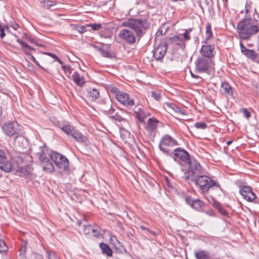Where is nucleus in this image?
I'll list each match as a JSON object with an SVG mask.
<instances>
[{
  "instance_id": "nucleus-1",
  "label": "nucleus",
  "mask_w": 259,
  "mask_h": 259,
  "mask_svg": "<svg viewBox=\"0 0 259 259\" xmlns=\"http://www.w3.org/2000/svg\"><path fill=\"white\" fill-rule=\"evenodd\" d=\"M195 183L203 195L208 194L210 192L214 196H220L222 192L219 183L206 176L199 175L196 178Z\"/></svg>"
},
{
  "instance_id": "nucleus-2",
  "label": "nucleus",
  "mask_w": 259,
  "mask_h": 259,
  "mask_svg": "<svg viewBox=\"0 0 259 259\" xmlns=\"http://www.w3.org/2000/svg\"><path fill=\"white\" fill-rule=\"evenodd\" d=\"M237 30L240 39L248 40L259 32V26L255 25L251 18H244L237 24Z\"/></svg>"
},
{
  "instance_id": "nucleus-3",
  "label": "nucleus",
  "mask_w": 259,
  "mask_h": 259,
  "mask_svg": "<svg viewBox=\"0 0 259 259\" xmlns=\"http://www.w3.org/2000/svg\"><path fill=\"white\" fill-rule=\"evenodd\" d=\"M123 25L134 30L138 40L144 35L146 30L150 26L148 21L142 19H131L124 22Z\"/></svg>"
},
{
  "instance_id": "nucleus-4",
  "label": "nucleus",
  "mask_w": 259,
  "mask_h": 259,
  "mask_svg": "<svg viewBox=\"0 0 259 259\" xmlns=\"http://www.w3.org/2000/svg\"><path fill=\"white\" fill-rule=\"evenodd\" d=\"M195 65L197 71L199 72H205L213 67L214 63L211 59L199 56L196 59Z\"/></svg>"
},
{
  "instance_id": "nucleus-5",
  "label": "nucleus",
  "mask_w": 259,
  "mask_h": 259,
  "mask_svg": "<svg viewBox=\"0 0 259 259\" xmlns=\"http://www.w3.org/2000/svg\"><path fill=\"white\" fill-rule=\"evenodd\" d=\"M178 145V142L168 135L163 136L160 141L159 148L163 153L170 155L169 148Z\"/></svg>"
},
{
  "instance_id": "nucleus-6",
  "label": "nucleus",
  "mask_w": 259,
  "mask_h": 259,
  "mask_svg": "<svg viewBox=\"0 0 259 259\" xmlns=\"http://www.w3.org/2000/svg\"><path fill=\"white\" fill-rule=\"evenodd\" d=\"M49 156L59 168L64 171L68 168L69 162L65 156L56 152H51Z\"/></svg>"
},
{
  "instance_id": "nucleus-7",
  "label": "nucleus",
  "mask_w": 259,
  "mask_h": 259,
  "mask_svg": "<svg viewBox=\"0 0 259 259\" xmlns=\"http://www.w3.org/2000/svg\"><path fill=\"white\" fill-rule=\"evenodd\" d=\"M0 169L6 172L12 171L13 169V165L7 156L6 152L0 149Z\"/></svg>"
},
{
  "instance_id": "nucleus-8",
  "label": "nucleus",
  "mask_w": 259,
  "mask_h": 259,
  "mask_svg": "<svg viewBox=\"0 0 259 259\" xmlns=\"http://www.w3.org/2000/svg\"><path fill=\"white\" fill-rule=\"evenodd\" d=\"M115 97L119 102L128 108L132 107L135 104L134 100L124 92H118Z\"/></svg>"
},
{
  "instance_id": "nucleus-9",
  "label": "nucleus",
  "mask_w": 259,
  "mask_h": 259,
  "mask_svg": "<svg viewBox=\"0 0 259 259\" xmlns=\"http://www.w3.org/2000/svg\"><path fill=\"white\" fill-rule=\"evenodd\" d=\"M240 194L244 199L248 202H252L254 200L255 203H259V200L256 199V195L252 191V189L249 186H243L239 191Z\"/></svg>"
},
{
  "instance_id": "nucleus-10",
  "label": "nucleus",
  "mask_w": 259,
  "mask_h": 259,
  "mask_svg": "<svg viewBox=\"0 0 259 259\" xmlns=\"http://www.w3.org/2000/svg\"><path fill=\"white\" fill-rule=\"evenodd\" d=\"M4 133L9 136H12L19 132V125L16 122H7L3 125Z\"/></svg>"
},
{
  "instance_id": "nucleus-11",
  "label": "nucleus",
  "mask_w": 259,
  "mask_h": 259,
  "mask_svg": "<svg viewBox=\"0 0 259 259\" xmlns=\"http://www.w3.org/2000/svg\"><path fill=\"white\" fill-rule=\"evenodd\" d=\"M39 159L40 161V165L44 171L47 172H52L54 171V166L53 164L45 154L40 153L39 154Z\"/></svg>"
},
{
  "instance_id": "nucleus-12",
  "label": "nucleus",
  "mask_w": 259,
  "mask_h": 259,
  "mask_svg": "<svg viewBox=\"0 0 259 259\" xmlns=\"http://www.w3.org/2000/svg\"><path fill=\"white\" fill-rule=\"evenodd\" d=\"M200 53V57L211 59L215 55L214 45H204L201 46Z\"/></svg>"
},
{
  "instance_id": "nucleus-13",
  "label": "nucleus",
  "mask_w": 259,
  "mask_h": 259,
  "mask_svg": "<svg viewBox=\"0 0 259 259\" xmlns=\"http://www.w3.org/2000/svg\"><path fill=\"white\" fill-rule=\"evenodd\" d=\"M119 36L129 44H134L136 40V37L134 32L128 29H124L121 30Z\"/></svg>"
},
{
  "instance_id": "nucleus-14",
  "label": "nucleus",
  "mask_w": 259,
  "mask_h": 259,
  "mask_svg": "<svg viewBox=\"0 0 259 259\" xmlns=\"http://www.w3.org/2000/svg\"><path fill=\"white\" fill-rule=\"evenodd\" d=\"M167 50V45L165 43H161L153 51V57L156 60H160L164 56Z\"/></svg>"
},
{
  "instance_id": "nucleus-15",
  "label": "nucleus",
  "mask_w": 259,
  "mask_h": 259,
  "mask_svg": "<svg viewBox=\"0 0 259 259\" xmlns=\"http://www.w3.org/2000/svg\"><path fill=\"white\" fill-rule=\"evenodd\" d=\"M185 201L193 208L200 212L202 211L205 205L204 202L199 199L193 200L191 197H187Z\"/></svg>"
},
{
  "instance_id": "nucleus-16",
  "label": "nucleus",
  "mask_w": 259,
  "mask_h": 259,
  "mask_svg": "<svg viewBox=\"0 0 259 259\" xmlns=\"http://www.w3.org/2000/svg\"><path fill=\"white\" fill-rule=\"evenodd\" d=\"M174 155L177 158L181 159L182 161L188 163L190 161L191 158L189 154L186 151L181 149L180 148L175 149L172 152Z\"/></svg>"
},
{
  "instance_id": "nucleus-17",
  "label": "nucleus",
  "mask_w": 259,
  "mask_h": 259,
  "mask_svg": "<svg viewBox=\"0 0 259 259\" xmlns=\"http://www.w3.org/2000/svg\"><path fill=\"white\" fill-rule=\"evenodd\" d=\"M164 108L171 114L174 113L185 115V111L182 110L180 107H178L174 103H165Z\"/></svg>"
},
{
  "instance_id": "nucleus-18",
  "label": "nucleus",
  "mask_w": 259,
  "mask_h": 259,
  "mask_svg": "<svg viewBox=\"0 0 259 259\" xmlns=\"http://www.w3.org/2000/svg\"><path fill=\"white\" fill-rule=\"evenodd\" d=\"M105 112H107L108 115L113 119L118 121H122L124 120V118L122 117L118 112H115V110L112 107L111 104L109 103L108 108L103 109Z\"/></svg>"
},
{
  "instance_id": "nucleus-19",
  "label": "nucleus",
  "mask_w": 259,
  "mask_h": 259,
  "mask_svg": "<svg viewBox=\"0 0 259 259\" xmlns=\"http://www.w3.org/2000/svg\"><path fill=\"white\" fill-rule=\"evenodd\" d=\"M158 121L153 118H149L146 126V131L151 136H154L157 131Z\"/></svg>"
},
{
  "instance_id": "nucleus-20",
  "label": "nucleus",
  "mask_w": 259,
  "mask_h": 259,
  "mask_svg": "<svg viewBox=\"0 0 259 259\" xmlns=\"http://www.w3.org/2000/svg\"><path fill=\"white\" fill-rule=\"evenodd\" d=\"M240 46L242 53L245 55L247 58L253 60H255L257 58V53L253 50L247 49L243 45L241 41L240 42Z\"/></svg>"
},
{
  "instance_id": "nucleus-21",
  "label": "nucleus",
  "mask_w": 259,
  "mask_h": 259,
  "mask_svg": "<svg viewBox=\"0 0 259 259\" xmlns=\"http://www.w3.org/2000/svg\"><path fill=\"white\" fill-rule=\"evenodd\" d=\"M188 164H189L191 170L194 171V174L198 173L201 174L202 173L203 168L201 165L195 159H190Z\"/></svg>"
},
{
  "instance_id": "nucleus-22",
  "label": "nucleus",
  "mask_w": 259,
  "mask_h": 259,
  "mask_svg": "<svg viewBox=\"0 0 259 259\" xmlns=\"http://www.w3.org/2000/svg\"><path fill=\"white\" fill-rule=\"evenodd\" d=\"M70 136L74 141L80 143H85L87 141V138L78 130H76L72 133Z\"/></svg>"
},
{
  "instance_id": "nucleus-23",
  "label": "nucleus",
  "mask_w": 259,
  "mask_h": 259,
  "mask_svg": "<svg viewBox=\"0 0 259 259\" xmlns=\"http://www.w3.org/2000/svg\"><path fill=\"white\" fill-rule=\"evenodd\" d=\"M72 77L73 81L76 85L79 87L83 86L85 83L84 78L78 72H74L72 75Z\"/></svg>"
},
{
  "instance_id": "nucleus-24",
  "label": "nucleus",
  "mask_w": 259,
  "mask_h": 259,
  "mask_svg": "<svg viewBox=\"0 0 259 259\" xmlns=\"http://www.w3.org/2000/svg\"><path fill=\"white\" fill-rule=\"evenodd\" d=\"M33 168L31 165H27L20 168V172L26 178H31L33 175Z\"/></svg>"
},
{
  "instance_id": "nucleus-25",
  "label": "nucleus",
  "mask_w": 259,
  "mask_h": 259,
  "mask_svg": "<svg viewBox=\"0 0 259 259\" xmlns=\"http://www.w3.org/2000/svg\"><path fill=\"white\" fill-rule=\"evenodd\" d=\"M221 92L227 96H231L233 94L232 89L230 84L227 82H223L221 84Z\"/></svg>"
},
{
  "instance_id": "nucleus-26",
  "label": "nucleus",
  "mask_w": 259,
  "mask_h": 259,
  "mask_svg": "<svg viewBox=\"0 0 259 259\" xmlns=\"http://www.w3.org/2000/svg\"><path fill=\"white\" fill-rule=\"evenodd\" d=\"M170 42L175 45H177L179 47L184 49L185 47V42L182 37L176 35L170 38Z\"/></svg>"
},
{
  "instance_id": "nucleus-27",
  "label": "nucleus",
  "mask_w": 259,
  "mask_h": 259,
  "mask_svg": "<svg viewBox=\"0 0 259 259\" xmlns=\"http://www.w3.org/2000/svg\"><path fill=\"white\" fill-rule=\"evenodd\" d=\"M134 114L136 118L141 122H144L145 119L147 116V115L145 113V111L143 109L140 108H139L137 110H135Z\"/></svg>"
},
{
  "instance_id": "nucleus-28",
  "label": "nucleus",
  "mask_w": 259,
  "mask_h": 259,
  "mask_svg": "<svg viewBox=\"0 0 259 259\" xmlns=\"http://www.w3.org/2000/svg\"><path fill=\"white\" fill-rule=\"evenodd\" d=\"M60 128L68 137H70L72 134V133L76 130V128L70 124H65L62 127H60Z\"/></svg>"
},
{
  "instance_id": "nucleus-29",
  "label": "nucleus",
  "mask_w": 259,
  "mask_h": 259,
  "mask_svg": "<svg viewBox=\"0 0 259 259\" xmlns=\"http://www.w3.org/2000/svg\"><path fill=\"white\" fill-rule=\"evenodd\" d=\"M196 259H209L210 258L209 253L203 250H198L194 253Z\"/></svg>"
},
{
  "instance_id": "nucleus-30",
  "label": "nucleus",
  "mask_w": 259,
  "mask_h": 259,
  "mask_svg": "<svg viewBox=\"0 0 259 259\" xmlns=\"http://www.w3.org/2000/svg\"><path fill=\"white\" fill-rule=\"evenodd\" d=\"M194 174V171L193 170L188 171L185 172L183 178L188 183H190V182H196V178H195Z\"/></svg>"
},
{
  "instance_id": "nucleus-31",
  "label": "nucleus",
  "mask_w": 259,
  "mask_h": 259,
  "mask_svg": "<svg viewBox=\"0 0 259 259\" xmlns=\"http://www.w3.org/2000/svg\"><path fill=\"white\" fill-rule=\"evenodd\" d=\"M88 96L91 101H95L99 97V92L95 89H91L88 91Z\"/></svg>"
},
{
  "instance_id": "nucleus-32",
  "label": "nucleus",
  "mask_w": 259,
  "mask_h": 259,
  "mask_svg": "<svg viewBox=\"0 0 259 259\" xmlns=\"http://www.w3.org/2000/svg\"><path fill=\"white\" fill-rule=\"evenodd\" d=\"M100 247L103 253L109 256H112V250L108 245L104 243H101L100 244Z\"/></svg>"
},
{
  "instance_id": "nucleus-33",
  "label": "nucleus",
  "mask_w": 259,
  "mask_h": 259,
  "mask_svg": "<svg viewBox=\"0 0 259 259\" xmlns=\"http://www.w3.org/2000/svg\"><path fill=\"white\" fill-rule=\"evenodd\" d=\"M99 51L102 56L106 58H111V54L110 52V50L108 48L107 49H103L100 48L99 49Z\"/></svg>"
},
{
  "instance_id": "nucleus-34",
  "label": "nucleus",
  "mask_w": 259,
  "mask_h": 259,
  "mask_svg": "<svg viewBox=\"0 0 259 259\" xmlns=\"http://www.w3.org/2000/svg\"><path fill=\"white\" fill-rule=\"evenodd\" d=\"M41 3H43L44 4V7L46 9H49L52 6H54L56 5V2L55 1H41Z\"/></svg>"
},
{
  "instance_id": "nucleus-35",
  "label": "nucleus",
  "mask_w": 259,
  "mask_h": 259,
  "mask_svg": "<svg viewBox=\"0 0 259 259\" xmlns=\"http://www.w3.org/2000/svg\"><path fill=\"white\" fill-rule=\"evenodd\" d=\"M98 230L95 229V227H92L90 225L84 226L83 229V233L85 234H90L91 232H96Z\"/></svg>"
},
{
  "instance_id": "nucleus-36",
  "label": "nucleus",
  "mask_w": 259,
  "mask_h": 259,
  "mask_svg": "<svg viewBox=\"0 0 259 259\" xmlns=\"http://www.w3.org/2000/svg\"><path fill=\"white\" fill-rule=\"evenodd\" d=\"M212 35L211 25L209 23H207L206 26V39H209Z\"/></svg>"
},
{
  "instance_id": "nucleus-37",
  "label": "nucleus",
  "mask_w": 259,
  "mask_h": 259,
  "mask_svg": "<svg viewBox=\"0 0 259 259\" xmlns=\"http://www.w3.org/2000/svg\"><path fill=\"white\" fill-rule=\"evenodd\" d=\"M8 249V248L7 246L6 245V243L3 239H2L1 238L0 239V252H1V253L6 252V251H7Z\"/></svg>"
},
{
  "instance_id": "nucleus-38",
  "label": "nucleus",
  "mask_w": 259,
  "mask_h": 259,
  "mask_svg": "<svg viewBox=\"0 0 259 259\" xmlns=\"http://www.w3.org/2000/svg\"><path fill=\"white\" fill-rule=\"evenodd\" d=\"M62 68L64 70L65 74L67 76L70 75L71 73H72V69L70 66L67 65H62Z\"/></svg>"
},
{
  "instance_id": "nucleus-39",
  "label": "nucleus",
  "mask_w": 259,
  "mask_h": 259,
  "mask_svg": "<svg viewBox=\"0 0 259 259\" xmlns=\"http://www.w3.org/2000/svg\"><path fill=\"white\" fill-rule=\"evenodd\" d=\"M167 27L165 25H162L158 30L156 33V36L161 35L164 34L167 31Z\"/></svg>"
},
{
  "instance_id": "nucleus-40",
  "label": "nucleus",
  "mask_w": 259,
  "mask_h": 259,
  "mask_svg": "<svg viewBox=\"0 0 259 259\" xmlns=\"http://www.w3.org/2000/svg\"><path fill=\"white\" fill-rule=\"evenodd\" d=\"M205 197L207 199V201L214 207L217 206V205H218V203L219 202L216 201L212 196H205Z\"/></svg>"
},
{
  "instance_id": "nucleus-41",
  "label": "nucleus",
  "mask_w": 259,
  "mask_h": 259,
  "mask_svg": "<svg viewBox=\"0 0 259 259\" xmlns=\"http://www.w3.org/2000/svg\"><path fill=\"white\" fill-rule=\"evenodd\" d=\"M74 28L80 33H82L87 31L86 27L81 25H75Z\"/></svg>"
},
{
  "instance_id": "nucleus-42",
  "label": "nucleus",
  "mask_w": 259,
  "mask_h": 259,
  "mask_svg": "<svg viewBox=\"0 0 259 259\" xmlns=\"http://www.w3.org/2000/svg\"><path fill=\"white\" fill-rule=\"evenodd\" d=\"M192 31V29H186L185 30V32L183 34V40L185 42V41H187V40H189L191 39V36H190V35L188 34L190 32V31Z\"/></svg>"
},
{
  "instance_id": "nucleus-43",
  "label": "nucleus",
  "mask_w": 259,
  "mask_h": 259,
  "mask_svg": "<svg viewBox=\"0 0 259 259\" xmlns=\"http://www.w3.org/2000/svg\"><path fill=\"white\" fill-rule=\"evenodd\" d=\"M216 208L219 212L221 213L223 215H226L227 214V211L222 206L221 204L219 202L217 206H214Z\"/></svg>"
},
{
  "instance_id": "nucleus-44",
  "label": "nucleus",
  "mask_w": 259,
  "mask_h": 259,
  "mask_svg": "<svg viewBox=\"0 0 259 259\" xmlns=\"http://www.w3.org/2000/svg\"><path fill=\"white\" fill-rule=\"evenodd\" d=\"M95 229H97L98 231H96V232H92L93 236L97 238H100L102 237L103 235V231L97 226L95 227Z\"/></svg>"
},
{
  "instance_id": "nucleus-45",
  "label": "nucleus",
  "mask_w": 259,
  "mask_h": 259,
  "mask_svg": "<svg viewBox=\"0 0 259 259\" xmlns=\"http://www.w3.org/2000/svg\"><path fill=\"white\" fill-rule=\"evenodd\" d=\"M194 126L197 128L202 129V130L206 128L207 126L206 124L203 122H196L194 124Z\"/></svg>"
},
{
  "instance_id": "nucleus-46",
  "label": "nucleus",
  "mask_w": 259,
  "mask_h": 259,
  "mask_svg": "<svg viewBox=\"0 0 259 259\" xmlns=\"http://www.w3.org/2000/svg\"><path fill=\"white\" fill-rule=\"evenodd\" d=\"M151 96L156 101H160L161 98V94L159 93H157L155 91L151 92Z\"/></svg>"
},
{
  "instance_id": "nucleus-47",
  "label": "nucleus",
  "mask_w": 259,
  "mask_h": 259,
  "mask_svg": "<svg viewBox=\"0 0 259 259\" xmlns=\"http://www.w3.org/2000/svg\"><path fill=\"white\" fill-rule=\"evenodd\" d=\"M91 27L93 30H98L101 28L102 26L100 24H90L87 25Z\"/></svg>"
},
{
  "instance_id": "nucleus-48",
  "label": "nucleus",
  "mask_w": 259,
  "mask_h": 259,
  "mask_svg": "<svg viewBox=\"0 0 259 259\" xmlns=\"http://www.w3.org/2000/svg\"><path fill=\"white\" fill-rule=\"evenodd\" d=\"M49 259H58V256L56 255L54 252L47 251Z\"/></svg>"
},
{
  "instance_id": "nucleus-49",
  "label": "nucleus",
  "mask_w": 259,
  "mask_h": 259,
  "mask_svg": "<svg viewBox=\"0 0 259 259\" xmlns=\"http://www.w3.org/2000/svg\"><path fill=\"white\" fill-rule=\"evenodd\" d=\"M243 113L244 116L247 118H249L251 116L250 112L245 108L243 109Z\"/></svg>"
},
{
  "instance_id": "nucleus-50",
  "label": "nucleus",
  "mask_w": 259,
  "mask_h": 259,
  "mask_svg": "<svg viewBox=\"0 0 259 259\" xmlns=\"http://www.w3.org/2000/svg\"><path fill=\"white\" fill-rule=\"evenodd\" d=\"M17 41L21 45L22 47L24 49V50H25L26 48L28 46V44L24 42L22 40H21L20 39H17Z\"/></svg>"
},
{
  "instance_id": "nucleus-51",
  "label": "nucleus",
  "mask_w": 259,
  "mask_h": 259,
  "mask_svg": "<svg viewBox=\"0 0 259 259\" xmlns=\"http://www.w3.org/2000/svg\"><path fill=\"white\" fill-rule=\"evenodd\" d=\"M206 214H207L208 215H209L210 216H214V213L212 209H209L207 210V211H206Z\"/></svg>"
},
{
  "instance_id": "nucleus-52",
  "label": "nucleus",
  "mask_w": 259,
  "mask_h": 259,
  "mask_svg": "<svg viewBox=\"0 0 259 259\" xmlns=\"http://www.w3.org/2000/svg\"><path fill=\"white\" fill-rule=\"evenodd\" d=\"M250 2H246L245 5V9L250 10L251 8Z\"/></svg>"
},
{
  "instance_id": "nucleus-53",
  "label": "nucleus",
  "mask_w": 259,
  "mask_h": 259,
  "mask_svg": "<svg viewBox=\"0 0 259 259\" xmlns=\"http://www.w3.org/2000/svg\"><path fill=\"white\" fill-rule=\"evenodd\" d=\"M191 73V76L193 78H196V79H200L201 81L202 80V78L201 77H200L199 76L195 75V74H193L192 72Z\"/></svg>"
},
{
  "instance_id": "nucleus-54",
  "label": "nucleus",
  "mask_w": 259,
  "mask_h": 259,
  "mask_svg": "<svg viewBox=\"0 0 259 259\" xmlns=\"http://www.w3.org/2000/svg\"><path fill=\"white\" fill-rule=\"evenodd\" d=\"M28 57L33 62H36L35 58L34 57V56L33 55H30Z\"/></svg>"
},
{
  "instance_id": "nucleus-55",
  "label": "nucleus",
  "mask_w": 259,
  "mask_h": 259,
  "mask_svg": "<svg viewBox=\"0 0 259 259\" xmlns=\"http://www.w3.org/2000/svg\"><path fill=\"white\" fill-rule=\"evenodd\" d=\"M23 52L25 53V55H26L28 57L31 55L29 52L27 50H24Z\"/></svg>"
},
{
  "instance_id": "nucleus-56",
  "label": "nucleus",
  "mask_w": 259,
  "mask_h": 259,
  "mask_svg": "<svg viewBox=\"0 0 259 259\" xmlns=\"http://www.w3.org/2000/svg\"><path fill=\"white\" fill-rule=\"evenodd\" d=\"M12 26L15 30H17L19 27V25L17 24H13Z\"/></svg>"
},
{
  "instance_id": "nucleus-57",
  "label": "nucleus",
  "mask_w": 259,
  "mask_h": 259,
  "mask_svg": "<svg viewBox=\"0 0 259 259\" xmlns=\"http://www.w3.org/2000/svg\"><path fill=\"white\" fill-rule=\"evenodd\" d=\"M140 228L143 230H146V231H149V230L148 229H147V228L145 227L144 226H140Z\"/></svg>"
},
{
  "instance_id": "nucleus-58",
  "label": "nucleus",
  "mask_w": 259,
  "mask_h": 259,
  "mask_svg": "<svg viewBox=\"0 0 259 259\" xmlns=\"http://www.w3.org/2000/svg\"><path fill=\"white\" fill-rule=\"evenodd\" d=\"M257 51L259 52V35H258L257 39Z\"/></svg>"
},
{
  "instance_id": "nucleus-59",
  "label": "nucleus",
  "mask_w": 259,
  "mask_h": 259,
  "mask_svg": "<svg viewBox=\"0 0 259 259\" xmlns=\"http://www.w3.org/2000/svg\"><path fill=\"white\" fill-rule=\"evenodd\" d=\"M148 232H149L151 234H152L154 236H156L157 235L156 233L154 231L149 230V231H148Z\"/></svg>"
},
{
  "instance_id": "nucleus-60",
  "label": "nucleus",
  "mask_w": 259,
  "mask_h": 259,
  "mask_svg": "<svg viewBox=\"0 0 259 259\" xmlns=\"http://www.w3.org/2000/svg\"><path fill=\"white\" fill-rule=\"evenodd\" d=\"M44 54H46V55H47L48 56H50L51 57H52V56H53L54 54L53 53H49V52H45L44 53Z\"/></svg>"
},
{
  "instance_id": "nucleus-61",
  "label": "nucleus",
  "mask_w": 259,
  "mask_h": 259,
  "mask_svg": "<svg viewBox=\"0 0 259 259\" xmlns=\"http://www.w3.org/2000/svg\"><path fill=\"white\" fill-rule=\"evenodd\" d=\"M26 49H27L29 51L34 50V49L33 48H32L31 47H30V46H29L28 45V46L26 48Z\"/></svg>"
},
{
  "instance_id": "nucleus-62",
  "label": "nucleus",
  "mask_w": 259,
  "mask_h": 259,
  "mask_svg": "<svg viewBox=\"0 0 259 259\" xmlns=\"http://www.w3.org/2000/svg\"><path fill=\"white\" fill-rule=\"evenodd\" d=\"M56 61L57 62H58L61 65H62L63 64V62L59 58H57Z\"/></svg>"
},
{
  "instance_id": "nucleus-63",
  "label": "nucleus",
  "mask_w": 259,
  "mask_h": 259,
  "mask_svg": "<svg viewBox=\"0 0 259 259\" xmlns=\"http://www.w3.org/2000/svg\"><path fill=\"white\" fill-rule=\"evenodd\" d=\"M36 65H37L38 67H39L40 68H42V67L40 65V64H39V63L36 61V62H34Z\"/></svg>"
},
{
  "instance_id": "nucleus-64",
  "label": "nucleus",
  "mask_w": 259,
  "mask_h": 259,
  "mask_svg": "<svg viewBox=\"0 0 259 259\" xmlns=\"http://www.w3.org/2000/svg\"><path fill=\"white\" fill-rule=\"evenodd\" d=\"M232 142H233V141H227V145L228 146H229V145H230L231 144H232Z\"/></svg>"
}]
</instances>
